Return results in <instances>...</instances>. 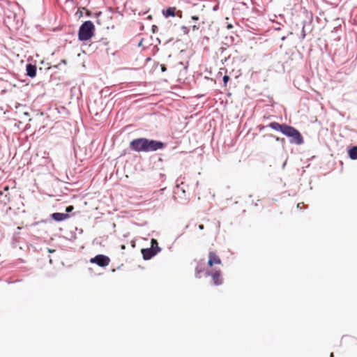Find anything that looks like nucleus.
I'll use <instances>...</instances> for the list:
<instances>
[{
    "instance_id": "473e14b6",
    "label": "nucleus",
    "mask_w": 357,
    "mask_h": 357,
    "mask_svg": "<svg viewBox=\"0 0 357 357\" xmlns=\"http://www.w3.org/2000/svg\"><path fill=\"white\" fill-rule=\"evenodd\" d=\"M8 186H6L4 188V191H8Z\"/></svg>"
},
{
    "instance_id": "9b49d317",
    "label": "nucleus",
    "mask_w": 357,
    "mask_h": 357,
    "mask_svg": "<svg viewBox=\"0 0 357 357\" xmlns=\"http://www.w3.org/2000/svg\"><path fill=\"white\" fill-rule=\"evenodd\" d=\"M210 275L211 276L213 284L214 285L219 286L222 284V280L220 277V271H215Z\"/></svg>"
},
{
    "instance_id": "1a4fd4ad",
    "label": "nucleus",
    "mask_w": 357,
    "mask_h": 357,
    "mask_svg": "<svg viewBox=\"0 0 357 357\" xmlns=\"http://www.w3.org/2000/svg\"><path fill=\"white\" fill-rule=\"evenodd\" d=\"M51 218L55 222H60L70 218L69 214L64 213H53L50 215Z\"/></svg>"
},
{
    "instance_id": "412c9836",
    "label": "nucleus",
    "mask_w": 357,
    "mask_h": 357,
    "mask_svg": "<svg viewBox=\"0 0 357 357\" xmlns=\"http://www.w3.org/2000/svg\"><path fill=\"white\" fill-rule=\"evenodd\" d=\"M76 15H78L79 17H81L83 16V11L82 10H77V12L76 13Z\"/></svg>"
},
{
    "instance_id": "6e6552de",
    "label": "nucleus",
    "mask_w": 357,
    "mask_h": 357,
    "mask_svg": "<svg viewBox=\"0 0 357 357\" xmlns=\"http://www.w3.org/2000/svg\"><path fill=\"white\" fill-rule=\"evenodd\" d=\"M221 264V259L216 255V253L213 251L209 252L208 265L211 267L214 264Z\"/></svg>"
},
{
    "instance_id": "cd10ccee",
    "label": "nucleus",
    "mask_w": 357,
    "mask_h": 357,
    "mask_svg": "<svg viewBox=\"0 0 357 357\" xmlns=\"http://www.w3.org/2000/svg\"><path fill=\"white\" fill-rule=\"evenodd\" d=\"M227 28L228 29H231V28H233V26H232V24H227Z\"/></svg>"
},
{
    "instance_id": "5701e85b",
    "label": "nucleus",
    "mask_w": 357,
    "mask_h": 357,
    "mask_svg": "<svg viewBox=\"0 0 357 357\" xmlns=\"http://www.w3.org/2000/svg\"><path fill=\"white\" fill-rule=\"evenodd\" d=\"M75 231H78L79 234H80L83 233L82 229H79L77 227L75 228Z\"/></svg>"
},
{
    "instance_id": "0eeeda50",
    "label": "nucleus",
    "mask_w": 357,
    "mask_h": 357,
    "mask_svg": "<svg viewBox=\"0 0 357 357\" xmlns=\"http://www.w3.org/2000/svg\"><path fill=\"white\" fill-rule=\"evenodd\" d=\"M176 8L175 7H168L167 9H163L162 11V15L165 17H175L176 15H178L179 17H182V12L178 11L177 13H176Z\"/></svg>"
},
{
    "instance_id": "a211bd4d",
    "label": "nucleus",
    "mask_w": 357,
    "mask_h": 357,
    "mask_svg": "<svg viewBox=\"0 0 357 357\" xmlns=\"http://www.w3.org/2000/svg\"><path fill=\"white\" fill-rule=\"evenodd\" d=\"M229 80V77L227 75H225L222 78V81L225 84H227V83L228 82Z\"/></svg>"
},
{
    "instance_id": "f257e3e1",
    "label": "nucleus",
    "mask_w": 357,
    "mask_h": 357,
    "mask_svg": "<svg viewBox=\"0 0 357 357\" xmlns=\"http://www.w3.org/2000/svg\"><path fill=\"white\" fill-rule=\"evenodd\" d=\"M166 146V144L161 141L140 137L132 139L130 142V148L135 152H153L161 150Z\"/></svg>"
},
{
    "instance_id": "f704fd0d",
    "label": "nucleus",
    "mask_w": 357,
    "mask_h": 357,
    "mask_svg": "<svg viewBox=\"0 0 357 357\" xmlns=\"http://www.w3.org/2000/svg\"><path fill=\"white\" fill-rule=\"evenodd\" d=\"M8 197L7 195H6L5 198L7 199V201H9L10 199H9V197Z\"/></svg>"
},
{
    "instance_id": "aec40b11",
    "label": "nucleus",
    "mask_w": 357,
    "mask_h": 357,
    "mask_svg": "<svg viewBox=\"0 0 357 357\" xmlns=\"http://www.w3.org/2000/svg\"><path fill=\"white\" fill-rule=\"evenodd\" d=\"M70 238L73 240H75L77 238L76 234L75 231L70 232Z\"/></svg>"
},
{
    "instance_id": "f3484780",
    "label": "nucleus",
    "mask_w": 357,
    "mask_h": 357,
    "mask_svg": "<svg viewBox=\"0 0 357 357\" xmlns=\"http://www.w3.org/2000/svg\"><path fill=\"white\" fill-rule=\"evenodd\" d=\"M181 29L185 34H188L189 33V29L185 26H182Z\"/></svg>"
},
{
    "instance_id": "2eb2a0df",
    "label": "nucleus",
    "mask_w": 357,
    "mask_h": 357,
    "mask_svg": "<svg viewBox=\"0 0 357 357\" xmlns=\"http://www.w3.org/2000/svg\"><path fill=\"white\" fill-rule=\"evenodd\" d=\"M83 10L85 11L86 16L89 17L93 16V13L91 11H89V10L84 8Z\"/></svg>"
},
{
    "instance_id": "e433bc0d",
    "label": "nucleus",
    "mask_w": 357,
    "mask_h": 357,
    "mask_svg": "<svg viewBox=\"0 0 357 357\" xmlns=\"http://www.w3.org/2000/svg\"><path fill=\"white\" fill-rule=\"evenodd\" d=\"M333 356H334L333 353H331V355H330V357H333Z\"/></svg>"
},
{
    "instance_id": "4be33fe9",
    "label": "nucleus",
    "mask_w": 357,
    "mask_h": 357,
    "mask_svg": "<svg viewBox=\"0 0 357 357\" xmlns=\"http://www.w3.org/2000/svg\"><path fill=\"white\" fill-rule=\"evenodd\" d=\"M61 63H63V64L66 65V60H65V59H62V60H61V63H59L57 66H55V67H56V68H59V66Z\"/></svg>"
},
{
    "instance_id": "39448f33",
    "label": "nucleus",
    "mask_w": 357,
    "mask_h": 357,
    "mask_svg": "<svg viewBox=\"0 0 357 357\" xmlns=\"http://www.w3.org/2000/svg\"><path fill=\"white\" fill-rule=\"evenodd\" d=\"M90 262L95 264L100 267L104 268L109 265L110 259L109 257L104 255H97L90 259Z\"/></svg>"
},
{
    "instance_id": "2f4dec72",
    "label": "nucleus",
    "mask_w": 357,
    "mask_h": 357,
    "mask_svg": "<svg viewBox=\"0 0 357 357\" xmlns=\"http://www.w3.org/2000/svg\"><path fill=\"white\" fill-rule=\"evenodd\" d=\"M143 39L142 38L138 44V46H141L142 43Z\"/></svg>"
},
{
    "instance_id": "7c9ffc66",
    "label": "nucleus",
    "mask_w": 357,
    "mask_h": 357,
    "mask_svg": "<svg viewBox=\"0 0 357 357\" xmlns=\"http://www.w3.org/2000/svg\"><path fill=\"white\" fill-rule=\"evenodd\" d=\"M287 36H284L281 37V40L284 41L286 39Z\"/></svg>"
},
{
    "instance_id": "4c0bfd02",
    "label": "nucleus",
    "mask_w": 357,
    "mask_h": 357,
    "mask_svg": "<svg viewBox=\"0 0 357 357\" xmlns=\"http://www.w3.org/2000/svg\"><path fill=\"white\" fill-rule=\"evenodd\" d=\"M279 29H280L279 27L275 28V30H279Z\"/></svg>"
},
{
    "instance_id": "4468645a",
    "label": "nucleus",
    "mask_w": 357,
    "mask_h": 357,
    "mask_svg": "<svg viewBox=\"0 0 357 357\" xmlns=\"http://www.w3.org/2000/svg\"><path fill=\"white\" fill-rule=\"evenodd\" d=\"M74 209V207L73 206H68L66 208V213H70L71 211H73V210Z\"/></svg>"
},
{
    "instance_id": "423d86ee",
    "label": "nucleus",
    "mask_w": 357,
    "mask_h": 357,
    "mask_svg": "<svg viewBox=\"0 0 357 357\" xmlns=\"http://www.w3.org/2000/svg\"><path fill=\"white\" fill-rule=\"evenodd\" d=\"M205 262L204 259H202L199 262L197 263L196 267H195V277L197 278H201L202 275L201 273H204V275L205 277H208L211 275V273L209 271L206 270L205 271Z\"/></svg>"
},
{
    "instance_id": "bb28decb",
    "label": "nucleus",
    "mask_w": 357,
    "mask_h": 357,
    "mask_svg": "<svg viewBox=\"0 0 357 357\" xmlns=\"http://www.w3.org/2000/svg\"><path fill=\"white\" fill-rule=\"evenodd\" d=\"M157 29H158V27L155 25H153L152 26V31H153V32H155Z\"/></svg>"
},
{
    "instance_id": "f03ea898",
    "label": "nucleus",
    "mask_w": 357,
    "mask_h": 357,
    "mask_svg": "<svg viewBox=\"0 0 357 357\" xmlns=\"http://www.w3.org/2000/svg\"><path fill=\"white\" fill-rule=\"evenodd\" d=\"M267 127L281 132L282 135L289 138L291 144L301 145L304 140L301 133L294 127L286 123H279L276 121L271 122Z\"/></svg>"
},
{
    "instance_id": "ddd939ff",
    "label": "nucleus",
    "mask_w": 357,
    "mask_h": 357,
    "mask_svg": "<svg viewBox=\"0 0 357 357\" xmlns=\"http://www.w3.org/2000/svg\"><path fill=\"white\" fill-rule=\"evenodd\" d=\"M305 22H303V26H302V31H301V40H303L305 39Z\"/></svg>"
},
{
    "instance_id": "9d476101",
    "label": "nucleus",
    "mask_w": 357,
    "mask_h": 357,
    "mask_svg": "<svg viewBox=\"0 0 357 357\" xmlns=\"http://www.w3.org/2000/svg\"><path fill=\"white\" fill-rule=\"evenodd\" d=\"M26 75L31 77L34 78L36 75L37 68L35 64L27 63L26 65Z\"/></svg>"
},
{
    "instance_id": "a878e982",
    "label": "nucleus",
    "mask_w": 357,
    "mask_h": 357,
    "mask_svg": "<svg viewBox=\"0 0 357 357\" xmlns=\"http://www.w3.org/2000/svg\"><path fill=\"white\" fill-rule=\"evenodd\" d=\"M101 14H102V13H101V12H98V13H94V15H95L96 17H98L100 16V15H101Z\"/></svg>"
},
{
    "instance_id": "6ab92c4d",
    "label": "nucleus",
    "mask_w": 357,
    "mask_h": 357,
    "mask_svg": "<svg viewBox=\"0 0 357 357\" xmlns=\"http://www.w3.org/2000/svg\"><path fill=\"white\" fill-rule=\"evenodd\" d=\"M271 136L274 137L276 141L282 142H284V138H280L278 137H274L273 135H271Z\"/></svg>"
},
{
    "instance_id": "c9c22d12",
    "label": "nucleus",
    "mask_w": 357,
    "mask_h": 357,
    "mask_svg": "<svg viewBox=\"0 0 357 357\" xmlns=\"http://www.w3.org/2000/svg\"><path fill=\"white\" fill-rule=\"evenodd\" d=\"M213 9V10H216L218 9V6H214Z\"/></svg>"
},
{
    "instance_id": "c85d7f7f",
    "label": "nucleus",
    "mask_w": 357,
    "mask_h": 357,
    "mask_svg": "<svg viewBox=\"0 0 357 357\" xmlns=\"http://www.w3.org/2000/svg\"><path fill=\"white\" fill-rule=\"evenodd\" d=\"M199 229H201V230L204 229V225H199Z\"/></svg>"
},
{
    "instance_id": "72a5a7b5",
    "label": "nucleus",
    "mask_w": 357,
    "mask_h": 357,
    "mask_svg": "<svg viewBox=\"0 0 357 357\" xmlns=\"http://www.w3.org/2000/svg\"><path fill=\"white\" fill-rule=\"evenodd\" d=\"M197 29V26L194 25V26H192V29H193V30H195V29Z\"/></svg>"
},
{
    "instance_id": "c756f323",
    "label": "nucleus",
    "mask_w": 357,
    "mask_h": 357,
    "mask_svg": "<svg viewBox=\"0 0 357 357\" xmlns=\"http://www.w3.org/2000/svg\"><path fill=\"white\" fill-rule=\"evenodd\" d=\"M161 69L163 72L166 70L165 66H161Z\"/></svg>"
},
{
    "instance_id": "7ed1b4c3",
    "label": "nucleus",
    "mask_w": 357,
    "mask_h": 357,
    "mask_svg": "<svg viewBox=\"0 0 357 357\" xmlns=\"http://www.w3.org/2000/svg\"><path fill=\"white\" fill-rule=\"evenodd\" d=\"M95 33V26L91 20L83 22L78 30V40L86 41L91 39Z\"/></svg>"
},
{
    "instance_id": "dca6fc26",
    "label": "nucleus",
    "mask_w": 357,
    "mask_h": 357,
    "mask_svg": "<svg viewBox=\"0 0 357 357\" xmlns=\"http://www.w3.org/2000/svg\"><path fill=\"white\" fill-rule=\"evenodd\" d=\"M100 45H107L108 44V41L106 38H102L100 41Z\"/></svg>"
},
{
    "instance_id": "393cba45",
    "label": "nucleus",
    "mask_w": 357,
    "mask_h": 357,
    "mask_svg": "<svg viewBox=\"0 0 357 357\" xmlns=\"http://www.w3.org/2000/svg\"><path fill=\"white\" fill-rule=\"evenodd\" d=\"M301 206H304V203H303V202L298 203V204H297V208H301Z\"/></svg>"
},
{
    "instance_id": "58836bf2",
    "label": "nucleus",
    "mask_w": 357,
    "mask_h": 357,
    "mask_svg": "<svg viewBox=\"0 0 357 357\" xmlns=\"http://www.w3.org/2000/svg\"><path fill=\"white\" fill-rule=\"evenodd\" d=\"M147 61H150L151 60V58H147L146 59Z\"/></svg>"
},
{
    "instance_id": "f8f14e48",
    "label": "nucleus",
    "mask_w": 357,
    "mask_h": 357,
    "mask_svg": "<svg viewBox=\"0 0 357 357\" xmlns=\"http://www.w3.org/2000/svg\"><path fill=\"white\" fill-rule=\"evenodd\" d=\"M348 155L351 160H357V145L348 150Z\"/></svg>"
},
{
    "instance_id": "20e7f679",
    "label": "nucleus",
    "mask_w": 357,
    "mask_h": 357,
    "mask_svg": "<svg viewBox=\"0 0 357 357\" xmlns=\"http://www.w3.org/2000/svg\"><path fill=\"white\" fill-rule=\"evenodd\" d=\"M151 243V246L150 248L141 250L143 259L145 261L151 259L161 251V248L158 246L156 239L152 238Z\"/></svg>"
},
{
    "instance_id": "b1692460",
    "label": "nucleus",
    "mask_w": 357,
    "mask_h": 357,
    "mask_svg": "<svg viewBox=\"0 0 357 357\" xmlns=\"http://www.w3.org/2000/svg\"><path fill=\"white\" fill-rule=\"evenodd\" d=\"M192 20L193 21H197L199 20V17L196 16V15H194V16L192 17Z\"/></svg>"
}]
</instances>
